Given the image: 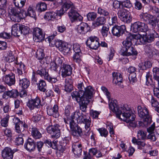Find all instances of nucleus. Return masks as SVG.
Here are the masks:
<instances>
[{"label": "nucleus", "mask_w": 159, "mask_h": 159, "mask_svg": "<svg viewBox=\"0 0 159 159\" xmlns=\"http://www.w3.org/2000/svg\"><path fill=\"white\" fill-rule=\"evenodd\" d=\"M122 5L124 7L127 8H130L132 7V4L130 1L129 0H127L122 2Z\"/></svg>", "instance_id": "e2e57ef3"}, {"label": "nucleus", "mask_w": 159, "mask_h": 159, "mask_svg": "<svg viewBox=\"0 0 159 159\" xmlns=\"http://www.w3.org/2000/svg\"><path fill=\"white\" fill-rule=\"evenodd\" d=\"M140 22L139 21L134 23L132 26V30L134 33L140 32Z\"/></svg>", "instance_id": "c03bdc74"}, {"label": "nucleus", "mask_w": 159, "mask_h": 159, "mask_svg": "<svg viewBox=\"0 0 159 159\" xmlns=\"http://www.w3.org/2000/svg\"><path fill=\"white\" fill-rule=\"evenodd\" d=\"M140 32H147L149 31L147 25L144 23L140 22Z\"/></svg>", "instance_id": "13d9d810"}, {"label": "nucleus", "mask_w": 159, "mask_h": 159, "mask_svg": "<svg viewBox=\"0 0 159 159\" xmlns=\"http://www.w3.org/2000/svg\"><path fill=\"white\" fill-rule=\"evenodd\" d=\"M146 84L148 86H151L152 87H159V76L153 78L154 81L151 79L150 74L147 73L146 76Z\"/></svg>", "instance_id": "ddd939ff"}, {"label": "nucleus", "mask_w": 159, "mask_h": 159, "mask_svg": "<svg viewBox=\"0 0 159 159\" xmlns=\"http://www.w3.org/2000/svg\"><path fill=\"white\" fill-rule=\"evenodd\" d=\"M26 0H13L15 7L18 8H21L25 5Z\"/></svg>", "instance_id": "a19ab883"}, {"label": "nucleus", "mask_w": 159, "mask_h": 159, "mask_svg": "<svg viewBox=\"0 0 159 159\" xmlns=\"http://www.w3.org/2000/svg\"><path fill=\"white\" fill-rule=\"evenodd\" d=\"M3 79L4 82L9 86H11L15 84V76L12 73L6 75L3 77Z\"/></svg>", "instance_id": "5701e85b"}, {"label": "nucleus", "mask_w": 159, "mask_h": 159, "mask_svg": "<svg viewBox=\"0 0 159 159\" xmlns=\"http://www.w3.org/2000/svg\"><path fill=\"white\" fill-rule=\"evenodd\" d=\"M96 17V13L94 12L89 13L87 15V19L90 21L93 20Z\"/></svg>", "instance_id": "680f3d73"}, {"label": "nucleus", "mask_w": 159, "mask_h": 159, "mask_svg": "<svg viewBox=\"0 0 159 159\" xmlns=\"http://www.w3.org/2000/svg\"><path fill=\"white\" fill-rule=\"evenodd\" d=\"M11 34L14 36L18 37L21 34L20 25L15 24L12 27Z\"/></svg>", "instance_id": "c756f323"}, {"label": "nucleus", "mask_w": 159, "mask_h": 159, "mask_svg": "<svg viewBox=\"0 0 159 159\" xmlns=\"http://www.w3.org/2000/svg\"><path fill=\"white\" fill-rule=\"evenodd\" d=\"M117 14L119 18L125 23H129L132 20L129 12L125 9H120L118 11Z\"/></svg>", "instance_id": "6e6552de"}, {"label": "nucleus", "mask_w": 159, "mask_h": 159, "mask_svg": "<svg viewBox=\"0 0 159 159\" xmlns=\"http://www.w3.org/2000/svg\"><path fill=\"white\" fill-rule=\"evenodd\" d=\"M59 127L58 125L56 124L49 125L47 128V132L52 134V138L57 139L60 137L61 134Z\"/></svg>", "instance_id": "1a4fd4ad"}, {"label": "nucleus", "mask_w": 159, "mask_h": 159, "mask_svg": "<svg viewBox=\"0 0 159 159\" xmlns=\"http://www.w3.org/2000/svg\"><path fill=\"white\" fill-rule=\"evenodd\" d=\"M98 130L101 136L106 137L107 136L108 132L106 129L102 128L98 129Z\"/></svg>", "instance_id": "4d7b16f0"}, {"label": "nucleus", "mask_w": 159, "mask_h": 159, "mask_svg": "<svg viewBox=\"0 0 159 159\" xmlns=\"http://www.w3.org/2000/svg\"><path fill=\"white\" fill-rule=\"evenodd\" d=\"M137 110L139 116L143 118V123L144 126H147L152 122V118L149 115L148 111L145 107H142L140 106L137 107Z\"/></svg>", "instance_id": "7ed1b4c3"}, {"label": "nucleus", "mask_w": 159, "mask_h": 159, "mask_svg": "<svg viewBox=\"0 0 159 159\" xmlns=\"http://www.w3.org/2000/svg\"><path fill=\"white\" fill-rule=\"evenodd\" d=\"M139 65L140 68L142 70H146L152 66V63L149 61H145L141 64H140Z\"/></svg>", "instance_id": "de8ad7c7"}, {"label": "nucleus", "mask_w": 159, "mask_h": 159, "mask_svg": "<svg viewBox=\"0 0 159 159\" xmlns=\"http://www.w3.org/2000/svg\"><path fill=\"white\" fill-rule=\"evenodd\" d=\"M30 131L34 139H39L42 137V134L37 128L33 127Z\"/></svg>", "instance_id": "e433bc0d"}, {"label": "nucleus", "mask_w": 159, "mask_h": 159, "mask_svg": "<svg viewBox=\"0 0 159 159\" xmlns=\"http://www.w3.org/2000/svg\"><path fill=\"white\" fill-rule=\"evenodd\" d=\"M88 28L87 24L85 23H83L78 25L76 30L78 33L83 34H84L88 32Z\"/></svg>", "instance_id": "c85d7f7f"}, {"label": "nucleus", "mask_w": 159, "mask_h": 159, "mask_svg": "<svg viewBox=\"0 0 159 159\" xmlns=\"http://www.w3.org/2000/svg\"><path fill=\"white\" fill-rule=\"evenodd\" d=\"M58 110V106L57 105L55 104L52 108L48 109L47 113L49 116H52L53 117L57 118L59 116Z\"/></svg>", "instance_id": "bb28decb"}, {"label": "nucleus", "mask_w": 159, "mask_h": 159, "mask_svg": "<svg viewBox=\"0 0 159 159\" xmlns=\"http://www.w3.org/2000/svg\"><path fill=\"white\" fill-rule=\"evenodd\" d=\"M73 49L75 53H80V46L78 43H75L73 44Z\"/></svg>", "instance_id": "338daca9"}, {"label": "nucleus", "mask_w": 159, "mask_h": 159, "mask_svg": "<svg viewBox=\"0 0 159 159\" xmlns=\"http://www.w3.org/2000/svg\"><path fill=\"white\" fill-rule=\"evenodd\" d=\"M112 75L113 83L118 85H120L122 82L123 78L122 75L117 72H113Z\"/></svg>", "instance_id": "a878e982"}, {"label": "nucleus", "mask_w": 159, "mask_h": 159, "mask_svg": "<svg viewBox=\"0 0 159 159\" xmlns=\"http://www.w3.org/2000/svg\"><path fill=\"white\" fill-rule=\"evenodd\" d=\"M57 33L52 35L48 36L46 38L49 43V45L52 47L55 46L59 51L61 52L65 55H66L70 51V48L68 47L67 43L61 40L55 39V37L57 35Z\"/></svg>", "instance_id": "f03ea898"}, {"label": "nucleus", "mask_w": 159, "mask_h": 159, "mask_svg": "<svg viewBox=\"0 0 159 159\" xmlns=\"http://www.w3.org/2000/svg\"><path fill=\"white\" fill-rule=\"evenodd\" d=\"M20 28L21 34H23L24 35H25L29 33L30 30L27 26L24 25H20Z\"/></svg>", "instance_id": "6e6d98bb"}, {"label": "nucleus", "mask_w": 159, "mask_h": 159, "mask_svg": "<svg viewBox=\"0 0 159 159\" xmlns=\"http://www.w3.org/2000/svg\"><path fill=\"white\" fill-rule=\"evenodd\" d=\"M139 37V36L138 35L129 34L122 43L123 46L122 49L132 47V40L134 39H138Z\"/></svg>", "instance_id": "2eb2a0df"}, {"label": "nucleus", "mask_w": 159, "mask_h": 159, "mask_svg": "<svg viewBox=\"0 0 159 159\" xmlns=\"http://www.w3.org/2000/svg\"><path fill=\"white\" fill-rule=\"evenodd\" d=\"M17 122L15 123V128L16 132L18 133L23 132L25 129L27 128V125L25 122L21 121L18 118H15Z\"/></svg>", "instance_id": "412c9836"}, {"label": "nucleus", "mask_w": 159, "mask_h": 159, "mask_svg": "<svg viewBox=\"0 0 159 159\" xmlns=\"http://www.w3.org/2000/svg\"><path fill=\"white\" fill-rule=\"evenodd\" d=\"M71 6V9L68 12L69 16L72 22L75 21H81L83 17L79 14L76 11V8Z\"/></svg>", "instance_id": "9d476101"}, {"label": "nucleus", "mask_w": 159, "mask_h": 159, "mask_svg": "<svg viewBox=\"0 0 159 159\" xmlns=\"http://www.w3.org/2000/svg\"><path fill=\"white\" fill-rule=\"evenodd\" d=\"M27 105L31 110L38 109L41 105V100L38 97L35 99H31L29 101Z\"/></svg>", "instance_id": "dca6fc26"}, {"label": "nucleus", "mask_w": 159, "mask_h": 159, "mask_svg": "<svg viewBox=\"0 0 159 159\" xmlns=\"http://www.w3.org/2000/svg\"><path fill=\"white\" fill-rule=\"evenodd\" d=\"M81 146L82 145L81 144H76L73 145L72 151L75 155L78 156L81 155L82 152V149L81 148Z\"/></svg>", "instance_id": "72a5a7b5"}, {"label": "nucleus", "mask_w": 159, "mask_h": 159, "mask_svg": "<svg viewBox=\"0 0 159 159\" xmlns=\"http://www.w3.org/2000/svg\"><path fill=\"white\" fill-rule=\"evenodd\" d=\"M139 139H137L135 138H133L132 141L134 143H136L138 146V148L139 149L141 150L143 149V147L145 146V143L143 141H141Z\"/></svg>", "instance_id": "58836bf2"}, {"label": "nucleus", "mask_w": 159, "mask_h": 159, "mask_svg": "<svg viewBox=\"0 0 159 159\" xmlns=\"http://www.w3.org/2000/svg\"><path fill=\"white\" fill-rule=\"evenodd\" d=\"M71 134L74 136H81L82 134V131L80 127H77L71 131Z\"/></svg>", "instance_id": "37998d69"}, {"label": "nucleus", "mask_w": 159, "mask_h": 159, "mask_svg": "<svg viewBox=\"0 0 159 159\" xmlns=\"http://www.w3.org/2000/svg\"><path fill=\"white\" fill-rule=\"evenodd\" d=\"M106 22V18L103 16L98 17L93 23V25L95 27H98L103 25Z\"/></svg>", "instance_id": "f704fd0d"}, {"label": "nucleus", "mask_w": 159, "mask_h": 159, "mask_svg": "<svg viewBox=\"0 0 159 159\" xmlns=\"http://www.w3.org/2000/svg\"><path fill=\"white\" fill-rule=\"evenodd\" d=\"M72 120L70 122V126L71 131L76 128V127H78L77 124L75 123V120L72 117Z\"/></svg>", "instance_id": "69168bd1"}, {"label": "nucleus", "mask_w": 159, "mask_h": 159, "mask_svg": "<svg viewBox=\"0 0 159 159\" xmlns=\"http://www.w3.org/2000/svg\"><path fill=\"white\" fill-rule=\"evenodd\" d=\"M71 117L75 119V121L78 123H82L85 124V128L86 129L89 128L91 125V120L90 118L87 119L86 118L85 115L83 113L81 114L79 111H76L74 113L73 116Z\"/></svg>", "instance_id": "423d86ee"}, {"label": "nucleus", "mask_w": 159, "mask_h": 159, "mask_svg": "<svg viewBox=\"0 0 159 159\" xmlns=\"http://www.w3.org/2000/svg\"><path fill=\"white\" fill-rule=\"evenodd\" d=\"M108 23L110 25H116V24L117 23V18L116 14H113V16L111 17V15L110 14L108 16Z\"/></svg>", "instance_id": "4c0bfd02"}, {"label": "nucleus", "mask_w": 159, "mask_h": 159, "mask_svg": "<svg viewBox=\"0 0 159 159\" xmlns=\"http://www.w3.org/2000/svg\"><path fill=\"white\" fill-rule=\"evenodd\" d=\"M109 105L110 109L116 113L117 117L129 123L131 126H135L136 125L134 122L135 115L127 105L119 107L114 102H111Z\"/></svg>", "instance_id": "f257e3e1"}, {"label": "nucleus", "mask_w": 159, "mask_h": 159, "mask_svg": "<svg viewBox=\"0 0 159 159\" xmlns=\"http://www.w3.org/2000/svg\"><path fill=\"white\" fill-rule=\"evenodd\" d=\"M137 136L139 139L145 140L146 139V133L142 130H139L137 133Z\"/></svg>", "instance_id": "49530a36"}, {"label": "nucleus", "mask_w": 159, "mask_h": 159, "mask_svg": "<svg viewBox=\"0 0 159 159\" xmlns=\"http://www.w3.org/2000/svg\"><path fill=\"white\" fill-rule=\"evenodd\" d=\"M81 93L77 91H74L71 93V95L73 98H75L79 104L80 109L84 112L86 111L87 106L88 104V101L84 100V98L82 95L80 97Z\"/></svg>", "instance_id": "20e7f679"}, {"label": "nucleus", "mask_w": 159, "mask_h": 159, "mask_svg": "<svg viewBox=\"0 0 159 159\" xmlns=\"http://www.w3.org/2000/svg\"><path fill=\"white\" fill-rule=\"evenodd\" d=\"M19 84L22 88L26 89L29 87L30 85V82L27 79H22L21 77L19 78Z\"/></svg>", "instance_id": "c9c22d12"}, {"label": "nucleus", "mask_w": 159, "mask_h": 159, "mask_svg": "<svg viewBox=\"0 0 159 159\" xmlns=\"http://www.w3.org/2000/svg\"><path fill=\"white\" fill-rule=\"evenodd\" d=\"M10 116L7 115L4 118L2 119L1 121V125L2 126L6 127L8 126V121Z\"/></svg>", "instance_id": "8fccbe9b"}, {"label": "nucleus", "mask_w": 159, "mask_h": 159, "mask_svg": "<svg viewBox=\"0 0 159 159\" xmlns=\"http://www.w3.org/2000/svg\"><path fill=\"white\" fill-rule=\"evenodd\" d=\"M138 35V39L140 42L143 44H145L147 42H151L154 40V38H157L158 36L157 33L153 29H150L149 31L146 32V34L145 35Z\"/></svg>", "instance_id": "39448f33"}, {"label": "nucleus", "mask_w": 159, "mask_h": 159, "mask_svg": "<svg viewBox=\"0 0 159 159\" xmlns=\"http://www.w3.org/2000/svg\"><path fill=\"white\" fill-rule=\"evenodd\" d=\"M17 149L12 150L8 147H5L2 151V156L3 159H12L13 154Z\"/></svg>", "instance_id": "4468645a"}, {"label": "nucleus", "mask_w": 159, "mask_h": 159, "mask_svg": "<svg viewBox=\"0 0 159 159\" xmlns=\"http://www.w3.org/2000/svg\"><path fill=\"white\" fill-rule=\"evenodd\" d=\"M57 16V14L54 11L47 12L44 16V18L48 21L54 20Z\"/></svg>", "instance_id": "7c9ffc66"}, {"label": "nucleus", "mask_w": 159, "mask_h": 159, "mask_svg": "<svg viewBox=\"0 0 159 159\" xmlns=\"http://www.w3.org/2000/svg\"><path fill=\"white\" fill-rule=\"evenodd\" d=\"M7 96L10 97L16 98L19 95V93L17 90L12 89V90L6 92Z\"/></svg>", "instance_id": "09e8293b"}, {"label": "nucleus", "mask_w": 159, "mask_h": 159, "mask_svg": "<svg viewBox=\"0 0 159 159\" xmlns=\"http://www.w3.org/2000/svg\"><path fill=\"white\" fill-rule=\"evenodd\" d=\"M15 63L17 65V73L18 75L20 76L22 75L23 76L22 71L25 70L24 65L21 62H18L16 60L15 61Z\"/></svg>", "instance_id": "473e14b6"}, {"label": "nucleus", "mask_w": 159, "mask_h": 159, "mask_svg": "<svg viewBox=\"0 0 159 159\" xmlns=\"http://www.w3.org/2000/svg\"><path fill=\"white\" fill-rule=\"evenodd\" d=\"M147 23L152 26L153 29L156 26L157 23H158V21L157 19L152 16V17H151V19H150Z\"/></svg>", "instance_id": "603ef678"}, {"label": "nucleus", "mask_w": 159, "mask_h": 159, "mask_svg": "<svg viewBox=\"0 0 159 159\" xmlns=\"http://www.w3.org/2000/svg\"><path fill=\"white\" fill-rule=\"evenodd\" d=\"M25 15L32 17L34 18L35 17L36 13L32 6H30L29 7L27 12L25 13Z\"/></svg>", "instance_id": "a18cd8bd"}, {"label": "nucleus", "mask_w": 159, "mask_h": 159, "mask_svg": "<svg viewBox=\"0 0 159 159\" xmlns=\"http://www.w3.org/2000/svg\"><path fill=\"white\" fill-rule=\"evenodd\" d=\"M109 30V27L108 26H102L101 30V33L103 37L107 36Z\"/></svg>", "instance_id": "bf43d9fd"}, {"label": "nucleus", "mask_w": 159, "mask_h": 159, "mask_svg": "<svg viewBox=\"0 0 159 159\" xmlns=\"http://www.w3.org/2000/svg\"><path fill=\"white\" fill-rule=\"evenodd\" d=\"M25 136V135L23 134H21L18 135L15 139V142L16 143V145H19L23 144L24 143L23 137Z\"/></svg>", "instance_id": "3c124183"}, {"label": "nucleus", "mask_w": 159, "mask_h": 159, "mask_svg": "<svg viewBox=\"0 0 159 159\" xmlns=\"http://www.w3.org/2000/svg\"><path fill=\"white\" fill-rule=\"evenodd\" d=\"M129 79L130 83H132L135 82L137 81V79L136 78V73H133V74H129Z\"/></svg>", "instance_id": "052dcab7"}, {"label": "nucleus", "mask_w": 159, "mask_h": 159, "mask_svg": "<svg viewBox=\"0 0 159 159\" xmlns=\"http://www.w3.org/2000/svg\"><path fill=\"white\" fill-rule=\"evenodd\" d=\"M63 4L61 8L58 11L57 15L61 16L63 15L66 11L73 5L72 2H62Z\"/></svg>", "instance_id": "b1692460"}, {"label": "nucleus", "mask_w": 159, "mask_h": 159, "mask_svg": "<svg viewBox=\"0 0 159 159\" xmlns=\"http://www.w3.org/2000/svg\"><path fill=\"white\" fill-rule=\"evenodd\" d=\"M36 73L41 77L43 78L45 80L49 75L48 69L46 68V67L43 65H40L38 67Z\"/></svg>", "instance_id": "aec40b11"}, {"label": "nucleus", "mask_w": 159, "mask_h": 159, "mask_svg": "<svg viewBox=\"0 0 159 159\" xmlns=\"http://www.w3.org/2000/svg\"><path fill=\"white\" fill-rule=\"evenodd\" d=\"M61 75L63 77H66L72 74V68L69 65L63 64L61 66Z\"/></svg>", "instance_id": "6ab92c4d"}, {"label": "nucleus", "mask_w": 159, "mask_h": 159, "mask_svg": "<svg viewBox=\"0 0 159 159\" xmlns=\"http://www.w3.org/2000/svg\"><path fill=\"white\" fill-rule=\"evenodd\" d=\"M81 53H75L73 57V59L74 62L79 63L81 61Z\"/></svg>", "instance_id": "5fc2aeb1"}, {"label": "nucleus", "mask_w": 159, "mask_h": 159, "mask_svg": "<svg viewBox=\"0 0 159 159\" xmlns=\"http://www.w3.org/2000/svg\"><path fill=\"white\" fill-rule=\"evenodd\" d=\"M25 148L29 151H33L36 147L35 143L33 139L30 138L28 139L27 142L24 144Z\"/></svg>", "instance_id": "393cba45"}, {"label": "nucleus", "mask_w": 159, "mask_h": 159, "mask_svg": "<svg viewBox=\"0 0 159 159\" xmlns=\"http://www.w3.org/2000/svg\"><path fill=\"white\" fill-rule=\"evenodd\" d=\"M86 44L88 47L93 49L96 50L100 46L99 39L94 36L89 37L86 42Z\"/></svg>", "instance_id": "0eeeda50"}, {"label": "nucleus", "mask_w": 159, "mask_h": 159, "mask_svg": "<svg viewBox=\"0 0 159 159\" xmlns=\"http://www.w3.org/2000/svg\"><path fill=\"white\" fill-rule=\"evenodd\" d=\"M10 12L11 19L13 21L19 22L21 19L24 18L22 13L15 8H12Z\"/></svg>", "instance_id": "f8f14e48"}, {"label": "nucleus", "mask_w": 159, "mask_h": 159, "mask_svg": "<svg viewBox=\"0 0 159 159\" xmlns=\"http://www.w3.org/2000/svg\"><path fill=\"white\" fill-rule=\"evenodd\" d=\"M152 16L147 13L142 12L140 14L139 17L141 21L147 23Z\"/></svg>", "instance_id": "2f4dec72"}, {"label": "nucleus", "mask_w": 159, "mask_h": 159, "mask_svg": "<svg viewBox=\"0 0 159 159\" xmlns=\"http://www.w3.org/2000/svg\"><path fill=\"white\" fill-rule=\"evenodd\" d=\"M137 54V51L132 47L121 49V54L123 56H136Z\"/></svg>", "instance_id": "4be33fe9"}, {"label": "nucleus", "mask_w": 159, "mask_h": 159, "mask_svg": "<svg viewBox=\"0 0 159 159\" xmlns=\"http://www.w3.org/2000/svg\"><path fill=\"white\" fill-rule=\"evenodd\" d=\"M36 58L40 61H39L40 63L44 64V61H46V58H44V54L43 53V50L41 48L38 49L36 52Z\"/></svg>", "instance_id": "cd10ccee"}, {"label": "nucleus", "mask_w": 159, "mask_h": 159, "mask_svg": "<svg viewBox=\"0 0 159 159\" xmlns=\"http://www.w3.org/2000/svg\"><path fill=\"white\" fill-rule=\"evenodd\" d=\"M126 29L124 25L120 26L115 25L114 26L111 30V32L113 35L119 37L123 34Z\"/></svg>", "instance_id": "a211bd4d"}, {"label": "nucleus", "mask_w": 159, "mask_h": 159, "mask_svg": "<svg viewBox=\"0 0 159 159\" xmlns=\"http://www.w3.org/2000/svg\"><path fill=\"white\" fill-rule=\"evenodd\" d=\"M93 91L92 87L89 86L85 88L84 91H82L81 95L84 98V100H87L88 101V104L90 101L89 99L91 98L93 95Z\"/></svg>", "instance_id": "f3484780"}, {"label": "nucleus", "mask_w": 159, "mask_h": 159, "mask_svg": "<svg viewBox=\"0 0 159 159\" xmlns=\"http://www.w3.org/2000/svg\"><path fill=\"white\" fill-rule=\"evenodd\" d=\"M33 33L34 39L36 42H40L45 39V33L41 28L38 27L34 28Z\"/></svg>", "instance_id": "9b49d317"}, {"label": "nucleus", "mask_w": 159, "mask_h": 159, "mask_svg": "<svg viewBox=\"0 0 159 159\" xmlns=\"http://www.w3.org/2000/svg\"><path fill=\"white\" fill-rule=\"evenodd\" d=\"M146 139H149L152 142H155L157 140V138L155 135L154 133H151L147 136Z\"/></svg>", "instance_id": "0e129e2a"}, {"label": "nucleus", "mask_w": 159, "mask_h": 159, "mask_svg": "<svg viewBox=\"0 0 159 159\" xmlns=\"http://www.w3.org/2000/svg\"><path fill=\"white\" fill-rule=\"evenodd\" d=\"M153 78L159 76V67H155L153 69Z\"/></svg>", "instance_id": "774afa93"}, {"label": "nucleus", "mask_w": 159, "mask_h": 159, "mask_svg": "<svg viewBox=\"0 0 159 159\" xmlns=\"http://www.w3.org/2000/svg\"><path fill=\"white\" fill-rule=\"evenodd\" d=\"M98 13L100 15L104 16H108L109 13L108 11L102 7H99L98 9Z\"/></svg>", "instance_id": "864d4df0"}, {"label": "nucleus", "mask_w": 159, "mask_h": 159, "mask_svg": "<svg viewBox=\"0 0 159 159\" xmlns=\"http://www.w3.org/2000/svg\"><path fill=\"white\" fill-rule=\"evenodd\" d=\"M39 89L41 91L45 92L46 90V84L45 81L43 80H40L37 84Z\"/></svg>", "instance_id": "ea45409f"}, {"label": "nucleus", "mask_w": 159, "mask_h": 159, "mask_svg": "<svg viewBox=\"0 0 159 159\" xmlns=\"http://www.w3.org/2000/svg\"><path fill=\"white\" fill-rule=\"evenodd\" d=\"M36 8L39 12L44 11L47 9V5L44 2H40L37 5Z\"/></svg>", "instance_id": "79ce46f5"}]
</instances>
